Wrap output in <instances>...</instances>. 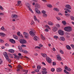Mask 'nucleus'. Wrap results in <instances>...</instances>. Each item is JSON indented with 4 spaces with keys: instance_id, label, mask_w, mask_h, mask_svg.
<instances>
[{
    "instance_id": "0e129e2a",
    "label": "nucleus",
    "mask_w": 74,
    "mask_h": 74,
    "mask_svg": "<svg viewBox=\"0 0 74 74\" xmlns=\"http://www.w3.org/2000/svg\"><path fill=\"white\" fill-rule=\"evenodd\" d=\"M53 51H56V49H55V48L54 47L53 48Z\"/></svg>"
},
{
    "instance_id": "a19ab883",
    "label": "nucleus",
    "mask_w": 74,
    "mask_h": 74,
    "mask_svg": "<svg viewBox=\"0 0 74 74\" xmlns=\"http://www.w3.org/2000/svg\"><path fill=\"white\" fill-rule=\"evenodd\" d=\"M0 8L1 10L2 11L4 10V8H3V7L1 6H0Z\"/></svg>"
},
{
    "instance_id": "864d4df0",
    "label": "nucleus",
    "mask_w": 74,
    "mask_h": 74,
    "mask_svg": "<svg viewBox=\"0 0 74 74\" xmlns=\"http://www.w3.org/2000/svg\"><path fill=\"white\" fill-rule=\"evenodd\" d=\"M51 71H52V72H53V71H55V69L54 68L52 69H51Z\"/></svg>"
},
{
    "instance_id": "3c124183",
    "label": "nucleus",
    "mask_w": 74,
    "mask_h": 74,
    "mask_svg": "<svg viewBox=\"0 0 74 74\" xmlns=\"http://www.w3.org/2000/svg\"><path fill=\"white\" fill-rule=\"evenodd\" d=\"M21 1H17V3L18 4H21Z\"/></svg>"
},
{
    "instance_id": "393cba45",
    "label": "nucleus",
    "mask_w": 74,
    "mask_h": 74,
    "mask_svg": "<svg viewBox=\"0 0 74 74\" xmlns=\"http://www.w3.org/2000/svg\"><path fill=\"white\" fill-rule=\"evenodd\" d=\"M8 51L9 52H11V53H14V50L12 49H10L8 50Z\"/></svg>"
},
{
    "instance_id": "ddd939ff",
    "label": "nucleus",
    "mask_w": 74,
    "mask_h": 74,
    "mask_svg": "<svg viewBox=\"0 0 74 74\" xmlns=\"http://www.w3.org/2000/svg\"><path fill=\"white\" fill-rule=\"evenodd\" d=\"M35 10L36 12L38 14H40V11L37 8H36L35 9Z\"/></svg>"
},
{
    "instance_id": "c03bdc74",
    "label": "nucleus",
    "mask_w": 74,
    "mask_h": 74,
    "mask_svg": "<svg viewBox=\"0 0 74 74\" xmlns=\"http://www.w3.org/2000/svg\"><path fill=\"white\" fill-rule=\"evenodd\" d=\"M42 14H46V12L44 10H43L42 11Z\"/></svg>"
},
{
    "instance_id": "a211bd4d",
    "label": "nucleus",
    "mask_w": 74,
    "mask_h": 74,
    "mask_svg": "<svg viewBox=\"0 0 74 74\" xmlns=\"http://www.w3.org/2000/svg\"><path fill=\"white\" fill-rule=\"evenodd\" d=\"M33 39L35 41H37L38 40H39V38L37 36H35L34 38Z\"/></svg>"
},
{
    "instance_id": "de8ad7c7",
    "label": "nucleus",
    "mask_w": 74,
    "mask_h": 74,
    "mask_svg": "<svg viewBox=\"0 0 74 74\" xmlns=\"http://www.w3.org/2000/svg\"><path fill=\"white\" fill-rule=\"evenodd\" d=\"M21 47H26V46L25 45H21Z\"/></svg>"
},
{
    "instance_id": "6e6552de",
    "label": "nucleus",
    "mask_w": 74,
    "mask_h": 74,
    "mask_svg": "<svg viewBox=\"0 0 74 74\" xmlns=\"http://www.w3.org/2000/svg\"><path fill=\"white\" fill-rule=\"evenodd\" d=\"M57 59L59 61H60V60H62V58L60 56V55H58L57 56Z\"/></svg>"
},
{
    "instance_id": "7ed1b4c3",
    "label": "nucleus",
    "mask_w": 74,
    "mask_h": 74,
    "mask_svg": "<svg viewBox=\"0 0 74 74\" xmlns=\"http://www.w3.org/2000/svg\"><path fill=\"white\" fill-rule=\"evenodd\" d=\"M47 61L48 63H50L52 62V60L48 57H47L46 58Z\"/></svg>"
},
{
    "instance_id": "f257e3e1",
    "label": "nucleus",
    "mask_w": 74,
    "mask_h": 74,
    "mask_svg": "<svg viewBox=\"0 0 74 74\" xmlns=\"http://www.w3.org/2000/svg\"><path fill=\"white\" fill-rule=\"evenodd\" d=\"M3 54L5 57V58L6 59V60L8 61V62L10 63L11 60V59H10L9 58V57H8V55H7V52H4Z\"/></svg>"
},
{
    "instance_id": "6e6d98bb",
    "label": "nucleus",
    "mask_w": 74,
    "mask_h": 74,
    "mask_svg": "<svg viewBox=\"0 0 74 74\" xmlns=\"http://www.w3.org/2000/svg\"><path fill=\"white\" fill-rule=\"evenodd\" d=\"M42 70H45V71H47V69L44 68H42Z\"/></svg>"
},
{
    "instance_id": "f8f14e48",
    "label": "nucleus",
    "mask_w": 74,
    "mask_h": 74,
    "mask_svg": "<svg viewBox=\"0 0 74 74\" xmlns=\"http://www.w3.org/2000/svg\"><path fill=\"white\" fill-rule=\"evenodd\" d=\"M56 71L58 73H59V72H62V69L60 68H58L57 69Z\"/></svg>"
},
{
    "instance_id": "79ce46f5",
    "label": "nucleus",
    "mask_w": 74,
    "mask_h": 74,
    "mask_svg": "<svg viewBox=\"0 0 74 74\" xmlns=\"http://www.w3.org/2000/svg\"><path fill=\"white\" fill-rule=\"evenodd\" d=\"M4 42V41L2 39H0V42L1 43H3Z\"/></svg>"
},
{
    "instance_id": "49530a36",
    "label": "nucleus",
    "mask_w": 74,
    "mask_h": 74,
    "mask_svg": "<svg viewBox=\"0 0 74 74\" xmlns=\"http://www.w3.org/2000/svg\"><path fill=\"white\" fill-rule=\"evenodd\" d=\"M53 37L54 38H56V39H57V38H58V36H53Z\"/></svg>"
},
{
    "instance_id": "e433bc0d",
    "label": "nucleus",
    "mask_w": 74,
    "mask_h": 74,
    "mask_svg": "<svg viewBox=\"0 0 74 74\" xmlns=\"http://www.w3.org/2000/svg\"><path fill=\"white\" fill-rule=\"evenodd\" d=\"M45 27H47V28L48 29H51V28H50V27H49V26L48 25H45Z\"/></svg>"
},
{
    "instance_id": "423d86ee",
    "label": "nucleus",
    "mask_w": 74,
    "mask_h": 74,
    "mask_svg": "<svg viewBox=\"0 0 74 74\" xmlns=\"http://www.w3.org/2000/svg\"><path fill=\"white\" fill-rule=\"evenodd\" d=\"M58 33L60 35H61V36H63L64 34V32L61 30H59L58 31Z\"/></svg>"
},
{
    "instance_id": "aec40b11",
    "label": "nucleus",
    "mask_w": 74,
    "mask_h": 74,
    "mask_svg": "<svg viewBox=\"0 0 74 74\" xmlns=\"http://www.w3.org/2000/svg\"><path fill=\"white\" fill-rule=\"evenodd\" d=\"M18 16L16 14H14L13 16V19H16L18 18Z\"/></svg>"
},
{
    "instance_id": "a878e982",
    "label": "nucleus",
    "mask_w": 74,
    "mask_h": 74,
    "mask_svg": "<svg viewBox=\"0 0 74 74\" xmlns=\"http://www.w3.org/2000/svg\"><path fill=\"white\" fill-rule=\"evenodd\" d=\"M66 47L67 49H69V50L71 49V47L69 45L66 46Z\"/></svg>"
},
{
    "instance_id": "5701e85b",
    "label": "nucleus",
    "mask_w": 74,
    "mask_h": 74,
    "mask_svg": "<svg viewBox=\"0 0 74 74\" xmlns=\"http://www.w3.org/2000/svg\"><path fill=\"white\" fill-rule=\"evenodd\" d=\"M13 36L14 38L16 40H18V36L16 35H13Z\"/></svg>"
},
{
    "instance_id": "e2e57ef3",
    "label": "nucleus",
    "mask_w": 74,
    "mask_h": 74,
    "mask_svg": "<svg viewBox=\"0 0 74 74\" xmlns=\"http://www.w3.org/2000/svg\"><path fill=\"white\" fill-rule=\"evenodd\" d=\"M67 11L68 12H71V10H69V9L68 10H67Z\"/></svg>"
},
{
    "instance_id": "cd10ccee",
    "label": "nucleus",
    "mask_w": 74,
    "mask_h": 74,
    "mask_svg": "<svg viewBox=\"0 0 74 74\" xmlns=\"http://www.w3.org/2000/svg\"><path fill=\"white\" fill-rule=\"evenodd\" d=\"M60 38L62 41H64L65 40V39H64V38L62 36L60 37Z\"/></svg>"
},
{
    "instance_id": "f03ea898",
    "label": "nucleus",
    "mask_w": 74,
    "mask_h": 74,
    "mask_svg": "<svg viewBox=\"0 0 74 74\" xmlns=\"http://www.w3.org/2000/svg\"><path fill=\"white\" fill-rule=\"evenodd\" d=\"M64 30L68 32H70L72 31V28L71 27H66L64 28Z\"/></svg>"
},
{
    "instance_id": "7c9ffc66",
    "label": "nucleus",
    "mask_w": 74,
    "mask_h": 74,
    "mask_svg": "<svg viewBox=\"0 0 74 74\" xmlns=\"http://www.w3.org/2000/svg\"><path fill=\"white\" fill-rule=\"evenodd\" d=\"M70 18L71 19V20H72V21H74V17L72 16H70Z\"/></svg>"
},
{
    "instance_id": "0eeeda50",
    "label": "nucleus",
    "mask_w": 74,
    "mask_h": 74,
    "mask_svg": "<svg viewBox=\"0 0 74 74\" xmlns=\"http://www.w3.org/2000/svg\"><path fill=\"white\" fill-rule=\"evenodd\" d=\"M37 69H36L35 71L36 72H39V70L41 69V66H37Z\"/></svg>"
},
{
    "instance_id": "37998d69",
    "label": "nucleus",
    "mask_w": 74,
    "mask_h": 74,
    "mask_svg": "<svg viewBox=\"0 0 74 74\" xmlns=\"http://www.w3.org/2000/svg\"><path fill=\"white\" fill-rule=\"evenodd\" d=\"M18 67L19 68V69H23V68H22V66L20 65H18Z\"/></svg>"
},
{
    "instance_id": "58836bf2",
    "label": "nucleus",
    "mask_w": 74,
    "mask_h": 74,
    "mask_svg": "<svg viewBox=\"0 0 74 74\" xmlns=\"http://www.w3.org/2000/svg\"><path fill=\"white\" fill-rule=\"evenodd\" d=\"M65 16H70V14L69 13L65 14Z\"/></svg>"
},
{
    "instance_id": "b1692460",
    "label": "nucleus",
    "mask_w": 74,
    "mask_h": 74,
    "mask_svg": "<svg viewBox=\"0 0 74 74\" xmlns=\"http://www.w3.org/2000/svg\"><path fill=\"white\" fill-rule=\"evenodd\" d=\"M42 56L43 57H44V58H46V57H47V55L46 54H44L43 53H42Z\"/></svg>"
},
{
    "instance_id": "774afa93",
    "label": "nucleus",
    "mask_w": 74,
    "mask_h": 74,
    "mask_svg": "<svg viewBox=\"0 0 74 74\" xmlns=\"http://www.w3.org/2000/svg\"><path fill=\"white\" fill-rule=\"evenodd\" d=\"M5 46L7 47V46H8V43H6L5 44Z\"/></svg>"
},
{
    "instance_id": "412c9836",
    "label": "nucleus",
    "mask_w": 74,
    "mask_h": 74,
    "mask_svg": "<svg viewBox=\"0 0 74 74\" xmlns=\"http://www.w3.org/2000/svg\"><path fill=\"white\" fill-rule=\"evenodd\" d=\"M48 24L49 25H50V26H52L53 25V23L51 21H49L48 22Z\"/></svg>"
},
{
    "instance_id": "052dcab7",
    "label": "nucleus",
    "mask_w": 74,
    "mask_h": 74,
    "mask_svg": "<svg viewBox=\"0 0 74 74\" xmlns=\"http://www.w3.org/2000/svg\"><path fill=\"white\" fill-rule=\"evenodd\" d=\"M53 66H55V65L56 64V63L55 62H53Z\"/></svg>"
},
{
    "instance_id": "4be33fe9",
    "label": "nucleus",
    "mask_w": 74,
    "mask_h": 74,
    "mask_svg": "<svg viewBox=\"0 0 74 74\" xmlns=\"http://www.w3.org/2000/svg\"><path fill=\"white\" fill-rule=\"evenodd\" d=\"M18 49L21 51V52H22V50H23L22 49V47L21 46H19L18 47Z\"/></svg>"
},
{
    "instance_id": "bf43d9fd",
    "label": "nucleus",
    "mask_w": 74,
    "mask_h": 74,
    "mask_svg": "<svg viewBox=\"0 0 74 74\" xmlns=\"http://www.w3.org/2000/svg\"><path fill=\"white\" fill-rule=\"evenodd\" d=\"M57 27H59L60 26V25L59 24H57L56 25Z\"/></svg>"
},
{
    "instance_id": "f3484780",
    "label": "nucleus",
    "mask_w": 74,
    "mask_h": 74,
    "mask_svg": "<svg viewBox=\"0 0 74 74\" xmlns=\"http://www.w3.org/2000/svg\"><path fill=\"white\" fill-rule=\"evenodd\" d=\"M53 30L54 32H55L58 30V28L56 27H54L53 29Z\"/></svg>"
},
{
    "instance_id": "680f3d73",
    "label": "nucleus",
    "mask_w": 74,
    "mask_h": 74,
    "mask_svg": "<svg viewBox=\"0 0 74 74\" xmlns=\"http://www.w3.org/2000/svg\"><path fill=\"white\" fill-rule=\"evenodd\" d=\"M31 73L32 74H35V73H36V72L35 71H32L31 72Z\"/></svg>"
},
{
    "instance_id": "72a5a7b5",
    "label": "nucleus",
    "mask_w": 74,
    "mask_h": 74,
    "mask_svg": "<svg viewBox=\"0 0 74 74\" xmlns=\"http://www.w3.org/2000/svg\"><path fill=\"white\" fill-rule=\"evenodd\" d=\"M34 18L35 21H38V20L37 19V18H36V16H34Z\"/></svg>"
},
{
    "instance_id": "c756f323",
    "label": "nucleus",
    "mask_w": 74,
    "mask_h": 74,
    "mask_svg": "<svg viewBox=\"0 0 74 74\" xmlns=\"http://www.w3.org/2000/svg\"><path fill=\"white\" fill-rule=\"evenodd\" d=\"M62 23H63L64 25H66V22L65 21H62Z\"/></svg>"
},
{
    "instance_id": "2eb2a0df",
    "label": "nucleus",
    "mask_w": 74,
    "mask_h": 74,
    "mask_svg": "<svg viewBox=\"0 0 74 74\" xmlns=\"http://www.w3.org/2000/svg\"><path fill=\"white\" fill-rule=\"evenodd\" d=\"M0 36L1 37H4L5 36V34L3 33H0Z\"/></svg>"
},
{
    "instance_id": "09e8293b",
    "label": "nucleus",
    "mask_w": 74,
    "mask_h": 74,
    "mask_svg": "<svg viewBox=\"0 0 74 74\" xmlns=\"http://www.w3.org/2000/svg\"><path fill=\"white\" fill-rule=\"evenodd\" d=\"M35 49H37V48H38V49H40V47L38 46H36V47H35Z\"/></svg>"
},
{
    "instance_id": "ea45409f",
    "label": "nucleus",
    "mask_w": 74,
    "mask_h": 74,
    "mask_svg": "<svg viewBox=\"0 0 74 74\" xmlns=\"http://www.w3.org/2000/svg\"><path fill=\"white\" fill-rule=\"evenodd\" d=\"M60 52L61 54H63L64 53V52L62 50H60Z\"/></svg>"
},
{
    "instance_id": "4c0bfd02",
    "label": "nucleus",
    "mask_w": 74,
    "mask_h": 74,
    "mask_svg": "<svg viewBox=\"0 0 74 74\" xmlns=\"http://www.w3.org/2000/svg\"><path fill=\"white\" fill-rule=\"evenodd\" d=\"M64 72L66 73V74H69V72H68L67 71H66V70H64Z\"/></svg>"
},
{
    "instance_id": "9d476101",
    "label": "nucleus",
    "mask_w": 74,
    "mask_h": 74,
    "mask_svg": "<svg viewBox=\"0 0 74 74\" xmlns=\"http://www.w3.org/2000/svg\"><path fill=\"white\" fill-rule=\"evenodd\" d=\"M29 34L32 37L35 36V33L32 31L29 32Z\"/></svg>"
},
{
    "instance_id": "603ef678",
    "label": "nucleus",
    "mask_w": 74,
    "mask_h": 74,
    "mask_svg": "<svg viewBox=\"0 0 74 74\" xmlns=\"http://www.w3.org/2000/svg\"><path fill=\"white\" fill-rule=\"evenodd\" d=\"M67 70L68 71H71V69L70 68H68V69H67Z\"/></svg>"
},
{
    "instance_id": "2f4dec72",
    "label": "nucleus",
    "mask_w": 74,
    "mask_h": 74,
    "mask_svg": "<svg viewBox=\"0 0 74 74\" xmlns=\"http://www.w3.org/2000/svg\"><path fill=\"white\" fill-rule=\"evenodd\" d=\"M18 56H20V58H23V56L21 54V53H19L18 54Z\"/></svg>"
},
{
    "instance_id": "f704fd0d",
    "label": "nucleus",
    "mask_w": 74,
    "mask_h": 74,
    "mask_svg": "<svg viewBox=\"0 0 74 74\" xmlns=\"http://www.w3.org/2000/svg\"><path fill=\"white\" fill-rule=\"evenodd\" d=\"M1 29L2 30H3V31H4V30L5 31V29L4 27L3 26L1 27Z\"/></svg>"
},
{
    "instance_id": "dca6fc26",
    "label": "nucleus",
    "mask_w": 74,
    "mask_h": 74,
    "mask_svg": "<svg viewBox=\"0 0 74 74\" xmlns=\"http://www.w3.org/2000/svg\"><path fill=\"white\" fill-rule=\"evenodd\" d=\"M9 41L11 42H12V43H13V44L15 43V41L13 39H10Z\"/></svg>"
},
{
    "instance_id": "5fc2aeb1",
    "label": "nucleus",
    "mask_w": 74,
    "mask_h": 74,
    "mask_svg": "<svg viewBox=\"0 0 74 74\" xmlns=\"http://www.w3.org/2000/svg\"><path fill=\"white\" fill-rule=\"evenodd\" d=\"M56 18H57V19L58 20V21H60V17H56Z\"/></svg>"
},
{
    "instance_id": "4d7b16f0",
    "label": "nucleus",
    "mask_w": 74,
    "mask_h": 74,
    "mask_svg": "<svg viewBox=\"0 0 74 74\" xmlns=\"http://www.w3.org/2000/svg\"><path fill=\"white\" fill-rule=\"evenodd\" d=\"M20 32H17V35L18 36H20Z\"/></svg>"
},
{
    "instance_id": "8fccbe9b",
    "label": "nucleus",
    "mask_w": 74,
    "mask_h": 74,
    "mask_svg": "<svg viewBox=\"0 0 74 74\" xmlns=\"http://www.w3.org/2000/svg\"><path fill=\"white\" fill-rule=\"evenodd\" d=\"M72 48H74V45L73 44H71V45Z\"/></svg>"
},
{
    "instance_id": "338daca9",
    "label": "nucleus",
    "mask_w": 74,
    "mask_h": 74,
    "mask_svg": "<svg viewBox=\"0 0 74 74\" xmlns=\"http://www.w3.org/2000/svg\"><path fill=\"white\" fill-rule=\"evenodd\" d=\"M4 14L2 13H0V15H3Z\"/></svg>"
},
{
    "instance_id": "39448f33",
    "label": "nucleus",
    "mask_w": 74,
    "mask_h": 74,
    "mask_svg": "<svg viewBox=\"0 0 74 74\" xmlns=\"http://www.w3.org/2000/svg\"><path fill=\"white\" fill-rule=\"evenodd\" d=\"M23 34L25 35V38H27L29 37V34L26 32H24L23 33Z\"/></svg>"
},
{
    "instance_id": "c9c22d12",
    "label": "nucleus",
    "mask_w": 74,
    "mask_h": 74,
    "mask_svg": "<svg viewBox=\"0 0 74 74\" xmlns=\"http://www.w3.org/2000/svg\"><path fill=\"white\" fill-rule=\"evenodd\" d=\"M47 6L49 8H52V6L51 4L47 5Z\"/></svg>"
},
{
    "instance_id": "a18cd8bd",
    "label": "nucleus",
    "mask_w": 74,
    "mask_h": 74,
    "mask_svg": "<svg viewBox=\"0 0 74 74\" xmlns=\"http://www.w3.org/2000/svg\"><path fill=\"white\" fill-rule=\"evenodd\" d=\"M43 16L44 17H47V14H43Z\"/></svg>"
},
{
    "instance_id": "4468645a",
    "label": "nucleus",
    "mask_w": 74,
    "mask_h": 74,
    "mask_svg": "<svg viewBox=\"0 0 74 74\" xmlns=\"http://www.w3.org/2000/svg\"><path fill=\"white\" fill-rule=\"evenodd\" d=\"M35 7L36 8H40V6L37 3L35 4Z\"/></svg>"
},
{
    "instance_id": "bb28decb",
    "label": "nucleus",
    "mask_w": 74,
    "mask_h": 74,
    "mask_svg": "<svg viewBox=\"0 0 74 74\" xmlns=\"http://www.w3.org/2000/svg\"><path fill=\"white\" fill-rule=\"evenodd\" d=\"M53 10L55 11H59V9L57 8H53Z\"/></svg>"
},
{
    "instance_id": "6ab92c4d",
    "label": "nucleus",
    "mask_w": 74,
    "mask_h": 74,
    "mask_svg": "<svg viewBox=\"0 0 74 74\" xmlns=\"http://www.w3.org/2000/svg\"><path fill=\"white\" fill-rule=\"evenodd\" d=\"M41 37L42 40H46L45 37H44V36H43L42 34L41 35Z\"/></svg>"
},
{
    "instance_id": "69168bd1",
    "label": "nucleus",
    "mask_w": 74,
    "mask_h": 74,
    "mask_svg": "<svg viewBox=\"0 0 74 74\" xmlns=\"http://www.w3.org/2000/svg\"><path fill=\"white\" fill-rule=\"evenodd\" d=\"M65 70H67L68 67L67 66H65L64 67Z\"/></svg>"
},
{
    "instance_id": "473e14b6",
    "label": "nucleus",
    "mask_w": 74,
    "mask_h": 74,
    "mask_svg": "<svg viewBox=\"0 0 74 74\" xmlns=\"http://www.w3.org/2000/svg\"><path fill=\"white\" fill-rule=\"evenodd\" d=\"M42 74H47V71H42Z\"/></svg>"
},
{
    "instance_id": "1a4fd4ad",
    "label": "nucleus",
    "mask_w": 74,
    "mask_h": 74,
    "mask_svg": "<svg viewBox=\"0 0 74 74\" xmlns=\"http://www.w3.org/2000/svg\"><path fill=\"white\" fill-rule=\"evenodd\" d=\"M66 8L68 10H71V7L69 5H66L65 6Z\"/></svg>"
},
{
    "instance_id": "20e7f679",
    "label": "nucleus",
    "mask_w": 74,
    "mask_h": 74,
    "mask_svg": "<svg viewBox=\"0 0 74 74\" xmlns=\"http://www.w3.org/2000/svg\"><path fill=\"white\" fill-rule=\"evenodd\" d=\"M20 43L21 44H25L26 42V40L23 39H20L19 40Z\"/></svg>"
},
{
    "instance_id": "c85d7f7f",
    "label": "nucleus",
    "mask_w": 74,
    "mask_h": 74,
    "mask_svg": "<svg viewBox=\"0 0 74 74\" xmlns=\"http://www.w3.org/2000/svg\"><path fill=\"white\" fill-rule=\"evenodd\" d=\"M22 52H23V53H27V51L26 50H22Z\"/></svg>"
},
{
    "instance_id": "13d9d810",
    "label": "nucleus",
    "mask_w": 74,
    "mask_h": 74,
    "mask_svg": "<svg viewBox=\"0 0 74 74\" xmlns=\"http://www.w3.org/2000/svg\"><path fill=\"white\" fill-rule=\"evenodd\" d=\"M2 63H3V61L1 60L0 59V64H2Z\"/></svg>"
},
{
    "instance_id": "9b49d317",
    "label": "nucleus",
    "mask_w": 74,
    "mask_h": 74,
    "mask_svg": "<svg viewBox=\"0 0 74 74\" xmlns=\"http://www.w3.org/2000/svg\"><path fill=\"white\" fill-rule=\"evenodd\" d=\"M13 55L14 56V58L17 59L19 60V56H17V55H16V54H14Z\"/></svg>"
}]
</instances>
